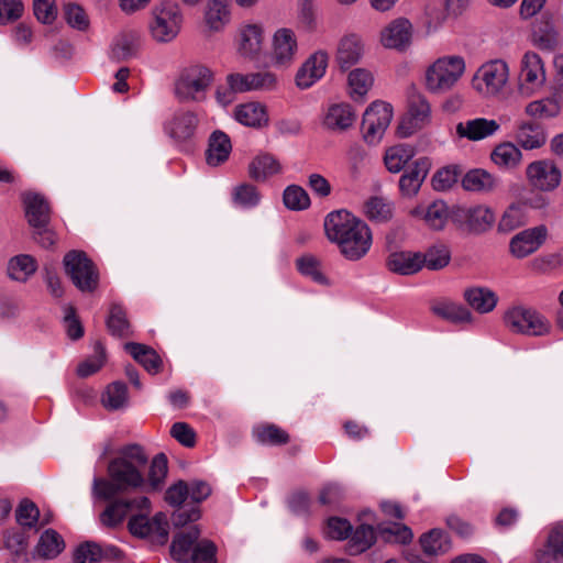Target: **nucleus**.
Returning a JSON list of instances; mask_svg holds the SVG:
<instances>
[{"label": "nucleus", "instance_id": "obj_14", "mask_svg": "<svg viewBox=\"0 0 563 563\" xmlns=\"http://www.w3.org/2000/svg\"><path fill=\"white\" fill-rule=\"evenodd\" d=\"M548 232V228L544 224H540L517 233L510 240V253L517 258L529 256L544 244Z\"/></svg>", "mask_w": 563, "mask_h": 563}, {"label": "nucleus", "instance_id": "obj_60", "mask_svg": "<svg viewBox=\"0 0 563 563\" xmlns=\"http://www.w3.org/2000/svg\"><path fill=\"white\" fill-rule=\"evenodd\" d=\"M297 269L305 276L319 284H327V278L320 268V262L312 255H303L296 261Z\"/></svg>", "mask_w": 563, "mask_h": 563}, {"label": "nucleus", "instance_id": "obj_9", "mask_svg": "<svg viewBox=\"0 0 563 563\" xmlns=\"http://www.w3.org/2000/svg\"><path fill=\"white\" fill-rule=\"evenodd\" d=\"M451 220L463 232L478 234L492 228L495 217L485 206H456L451 210Z\"/></svg>", "mask_w": 563, "mask_h": 563}, {"label": "nucleus", "instance_id": "obj_53", "mask_svg": "<svg viewBox=\"0 0 563 563\" xmlns=\"http://www.w3.org/2000/svg\"><path fill=\"white\" fill-rule=\"evenodd\" d=\"M106 362V349L101 342H96L93 355L85 360L77 367V374L80 377H88L97 373Z\"/></svg>", "mask_w": 563, "mask_h": 563}, {"label": "nucleus", "instance_id": "obj_10", "mask_svg": "<svg viewBox=\"0 0 563 563\" xmlns=\"http://www.w3.org/2000/svg\"><path fill=\"white\" fill-rule=\"evenodd\" d=\"M393 118V109L389 103L383 101L373 102L364 112L362 120L363 137L368 144H376L383 137Z\"/></svg>", "mask_w": 563, "mask_h": 563}, {"label": "nucleus", "instance_id": "obj_28", "mask_svg": "<svg viewBox=\"0 0 563 563\" xmlns=\"http://www.w3.org/2000/svg\"><path fill=\"white\" fill-rule=\"evenodd\" d=\"M124 350L150 374H157L162 371L163 361L153 347L142 343L128 342L124 344Z\"/></svg>", "mask_w": 563, "mask_h": 563}, {"label": "nucleus", "instance_id": "obj_12", "mask_svg": "<svg viewBox=\"0 0 563 563\" xmlns=\"http://www.w3.org/2000/svg\"><path fill=\"white\" fill-rule=\"evenodd\" d=\"M547 75L541 57L534 52H527L521 59L519 91L529 97L538 92L545 84Z\"/></svg>", "mask_w": 563, "mask_h": 563}, {"label": "nucleus", "instance_id": "obj_40", "mask_svg": "<svg viewBox=\"0 0 563 563\" xmlns=\"http://www.w3.org/2000/svg\"><path fill=\"white\" fill-rule=\"evenodd\" d=\"M279 162L269 154L257 155L249 164V176L255 180H265L279 172Z\"/></svg>", "mask_w": 563, "mask_h": 563}, {"label": "nucleus", "instance_id": "obj_58", "mask_svg": "<svg viewBox=\"0 0 563 563\" xmlns=\"http://www.w3.org/2000/svg\"><path fill=\"white\" fill-rule=\"evenodd\" d=\"M376 540V533L372 526L361 525L352 534V549L354 553H361L369 549Z\"/></svg>", "mask_w": 563, "mask_h": 563}, {"label": "nucleus", "instance_id": "obj_43", "mask_svg": "<svg viewBox=\"0 0 563 563\" xmlns=\"http://www.w3.org/2000/svg\"><path fill=\"white\" fill-rule=\"evenodd\" d=\"M413 156V147L409 145H396L386 151L384 162L390 173H399Z\"/></svg>", "mask_w": 563, "mask_h": 563}, {"label": "nucleus", "instance_id": "obj_21", "mask_svg": "<svg viewBox=\"0 0 563 563\" xmlns=\"http://www.w3.org/2000/svg\"><path fill=\"white\" fill-rule=\"evenodd\" d=\"M201 531L198 526H191L187 531H180L174 534L170 543V556L179 563H189L197 540Z\"/></svg>", "mask_w": 563, "mask_h": 563}, {"label": "nucleus", "instance_id": "obj_5", "mask_svg": "<svg viewBox=\"0 0 563 563\" xmlns=\"http://www.w3.org/2000/svg\"><path fill=\"white\" fill-rule=\"evenodd\" d=\"M139 510V514L132 515L129 519L130 533L140 539H148L153 544H166L169 534L166 514L159 511L150 518L151 506Z\"/></svg>", "mask_w": 563, "mask_h": 563}, {"label": "nucleus", "instance_id": "obj_55", "mask_svg": "<svg viewBox=\"0 0 563 563\" xmlns=\"http://www.w3.org/2000/svg\"><path fill=\"white\" fill-rule=\"evenodd\" d=\"M218 547L209 539H198L189 563H217Z\"/></svg>", "mask_w": 563, "mask_h": 563}, {"label": "nucleus", "instance_id": "obj_32", "mask_svg": "<svg viewBox=\"0 0 563 563\" xmlns=\"http://www.w3.org/2000/svg\"><path fill=\"white\" fill-rule=\"evenodd\" d=\"M538 563H563V526H556L549 534L547 544L537 551Z\"/></svg>", "mask_w": 563, "mask_h": 563}, {"label": "nucleus", "instance_id": "obj_31", "mask_svg": "<svg viewBox=\"0 0 563 563\" xmlns=\"http://www.w3.org/2000/svg\"><path fill=\"white\" fill-rule=\"evenodd\" d=\"M263 30L257 24H246L240 30L239 53L241 56L254 59L262 47Z\"/></svg>", "mask_w": 563, "mask_h": 563}, {"label": "nucleus", "instance_id": "obj_59", "mask_svg": "<svg viewBox=\"0 0 563 563\" xmlns=\"http://www.w3.org/2000/svg\"><path fill=\"white\" fill-rule=\"evenodd\" d=\"M450 251L443 245L430 247L424 254H421L423 266L432 271L445 267L450 262Z\"/></svg>", "mask_w": 563, "mask_h": 563}, {"label": "nucleus", "instance_id": "obj_22", "mask_svg": "<svg viewBox=\"0 0 563 563\" xmlns=\"http://www.w3.org/2000/svg\"><path fill=\"white\" fill-rule=\"evenodd\" d=\"M514 139L520 147L536 150L545 144L547 134L541 124L531 121H520L516 125Z\"/></svg>", "mask_w": 563, "mask_h": 563}, {"label": "nucleus", "instance_id": "obj_54", "mask_svg": "<svg viewBox=\"0 0 563 563\" xmlns=\"http://www.w3.org/2000/svg\"><path fill=\"white\" fill-rule=\"evenodd\" d=\"M378 532L388 542L407 544L411 542L413 533L409 527L402 523H390L378 526Z\"/></svg>", "mask_w": 563, "mask_h": 563}, {"label": "nucleus", "instance_id": "obj_38", "mask_svg": "<svg viewBox=\"0 0 563 563\" xmlns=\"http://www.w3.org/2000/svg\"><path fill=\"white\" fill-rule=\"evenodd\" d=\"M230 21V11L224 0H209L205 12V22L211 32L221 31Z\"/></svg>", "mask_w": 563, "mask_h": 563}, {"label": "nucleus", "instance_id": "obj_39", "mask_svg": "<svg viewBox=\"0 0 563 563\" xmlns=\"http://www.w3.org/2000/svg\"><path fill=\"white\" fill-rule=\"evenodd\" d=\"M37 269L36 260L27 254L12 257L8 263V276L16 282H26Z\"/></svg>", "mask_w": 563, "mask_h": 563}, {"label": "nucleus", "instance_id": "obj_50", "mask_svg": "<svg viewBox=\"0 0 563 563\" xmlns=\"http://www.w3.org/2000/svg\"><path fill=\"white\" fill-rule=\"evenodd\" d=\"M525 111L531 118L549 119L560 113V106L555 99L544 98L529 102Z\"/></svg>", "mask_w": 563, "mask_h": 563}, {"label": "nucleus", "instance_id": "obj_64", "mask_svg": "<svg viewBox=\"0 0 563 563\" xmlns=\"http://www.w3.org/2000/svg\"><path fill=\"white\" fill-rule=\"evenodd\" d=\"M99 544L92 541L81 543L74 553L75 563H98Z\"/></svg>", "mask_w": 563, "mask_h": 563}, {"label": "nucleus", "instance_id": "obj_15", "mask_svg": "<svg viewBox=\"0 0 563 563\" xmlns=\"http://www.w3.org/2000/svg\"><path fill=\"white\" fill-rule=\"evenodd\" d=\"M150 507V499L145 496L133 499H117L111 501L100 514V522L108 528H114L123 522L133 509Z\"/></svg>", "mask_w": 563, "mask_h": 563}, {"label": "nucleus", "instance_id": "obj_48", "mask_svg": "<svg viewBox=\"0 0 563 563\" xmlns=\"http://www.w3.org/2000/svg\"><path fill=\"white\" fill-rule=\"evenodd\" d=\"M65 548L62 536L53 529L46 530L40 538L37 552L45 559L56 558Z\"/></svg>", "mask_w": 563, "mask_h": 563}, {"label": "nucleus", "instance_id": "obj_47", "mask_svg": "<svg viewBox=\"0 0 563 563\" xmlns=\"http://www.w3.org/2000/svg\"><path fill=\"white\" fill-rule=\"evenodd\" d=\"M350 96L354 100L362 99L373 85L372 74L364 68H355L347 77Z\"/></svg>", "mask_w": 563, "mask_h": 563}, {"label": "nucleus", "instance_id": "obj_51", "mask_svg": "<svg viewBox=\"0 0 563 563\" xmlns=\"http://www.w3.org/2000/svg\"><path fill=\"white\" fill-rule=\"evenodd\" d=\"M310 197L300 186L290 185L284 189V206L294 211H302L310 207Z\"/></svg>", "mask_w": 563, "mask_h": 563}, {"label": "nucleus", "instance_id": "obj_34", "mask_svg": "<svg viewBox=\"0 0 563 563\" xmlns=\"http://www.w3.org/2000/svg\"><path fill=\"white\" fill-rule=\"evenodd\" d=\"M431 310L435 316L455 324L471 323L473 321L471 311L457 302L449 300L439 301L432 305Z\"/></svg>", "mask_w": 563, "mask_h": 563}, {"label": "nucleus", "instance_id": "obj_6", "mask_svg": "<svg viewBox=\"0 0 563 563\" xmlns=\"http://www.w3.org/2000/svg\"><path fill=\"white\" fill-rule=\"evenodd\" d=\"M183 20V12L177 2H161L153 9V21L150 24L153 38L158 43L173 41L180 32Z\"/></svg>", "mask_w": 563, "mask_h": 563}, {"label": "nucleus", "instance_id": "obj_7", "mask_svg": "<svg viewBox=\"0 0 563 563\" xmlns=\"http://www.w3.org/2000/svg\"><path fill=\"white\" fill-rule=\"evenodd\" d=\"M65 273L82 292H93L99 286V272L84 251H69L63 260Z\"/></svg>", "mask_w": 563, "mask_h": 563}, {"label": "nucleus", "instance_id": "obj_42", "mask_svg": "<svg viewBox=\"0 0 563 563\" xmlns=\"http://www.w3.org/2000/svg\"><path fill=\"white\" fill-rule=\"evenodd\" d=\"M107 328L112 335L118 338H128L132 335L126 312L121 305H111L109 317L107 319Z\"/></svg>", "mask_w": 563, "mask_h": 563}, {"label": "nucleus", "instance_id": "obj_46", "mask_svg": "<svg viewBox=\"0 0 563 563\" xmlns=\"http://www.w3.org/2000/svg\"><path fill=\"white\" fill-rule=\"evenodd\" d=\"M422 551L428 555L445 553L450 545L446 534L440 529H432L420 537Z\"/></svg>", "mask_w": 563, "mask_h": 563}, {"label": "nucleus", "instance_id": "obj_57", "mask_svg": "<svg viewBox=\"0 0 563 563\" xmlns=\"http://www.w3.org/2000/svg\"><path fill=\"white\" fill-rule=\"evenodd\" d=\"M167 457L164 453L154 456L150 466L148 481L153 490H159L167 475Z\"/></svg>", "mask_w": 563, "mask_h": 563}, {"label": "nucleus", "instance_id": "obj_33", "mask_svg": "<svg viewBox=\"0 0 563 563\" xmlns=\"http://www.w3.org/2000/svg\"><path fill=\"white\" fill-rule=\"evenodd\" d=\"M463 297L471 308L479 313H488L497 305V295L486 287H471L464 290Z\"/></svg>", "mask_w": 563, "mask_h": 563}, {"label": "nucleus", "instance_id": "obj_17", "mask_svg": "<svg viewBox=\"0 0 563 563\" xmlns=\"http://www.w3.org/2000/svg\"><path fill=\"white\" fill-rule=\"evenodd\" d=\"M430 168L431 162L428 157H420L408 165L399 179V190L401 195L407 198L416 196Z\"/></svg>", "mask_w": 563, "mask_h": 563}, {"label": "nucleus", "instance_id": "obj_41", "mask_svg": "<svg viewBox=\"0 0 563 563\" xmlns=\"http://www.w3.org/2000/svg\"><path fill=\"white\" fill-rule=\"evenodd\" d=\"M235 119L246 125L258 128L267 122L265 109L257 102H249L236 107Z\"/></svg>", "mask_w": 563, "mask_h": 563}, {"label": "nucleus", "instance_id": "obj_3", "mask_svg": "<svg viewBox=\"0 0 563 563\" xmlns=\"http://www.w3.org/2000/svg\"><path fill=\"white\" fill-rule=\"evenodd\" d=\"M214 80L213 71L201 64L185 67L175 81L174 92L180 102H202Z\"/></svg>", "mask_w": 563, "mask_h": 563}, {"label": "nucleus", "instance_id": "obj_29", "mask_svg": "<svg viewBox=\"0 0 563 563\" xmlns=\"http://www.w3.org/2000/svg\"><path fill=\"white\" fill-rule=\"evenodd\" d=\"M499 185L498 177L481 168L471 169L462 178V187L467 191L490 192Z\"/></svg>", "mask_w": 563, "mask_h": 563}, {"label": "nucleus", "instance_id": "obj_61", "mask_svg": "<svg viewBox=\"0 0 563 563\" xmlns=\"http://www.w3.org/2000/svg\"><path fill=\"white\" fill-rule=\"evenodd\" d=\"M66 22L78 31H86L89 27V19L85 10L75 3H67L64 7Z\"/></svg>", "mask_w": 563, "mask_h": 563}, {"label": "nucleus", "instance_id": "obj_20", "mask_svg": "<svg viewBox=\"0 0 563 563\" xmlns=\"http://www.w3.org/2000/svg\"><path fill=\"white\" fill-rule=\"evenodd\" d=\"M199 119L192 111H178L165 125L166 133L176 142L191 139L198 126Z\"/></svg>", "mask_w": 563, "mask_h": 563}, {"label": "nucleus", "instance_id": "obj_62", "mask_svg": "<svg viewBox=\"0 0 563 563\" xmlns=\"http://www.w3.org/2000/svg\"><path fill=\"white\" fill-rule=\"evenodd\" d=\"M233 201L244 208L254 207L260 201L257 189L250 184H242L233 190Z\"/></svg>", "mask_w": 563, "mask_h": 563}, {"label": "nucleus", "instance_id": "obj_19", "mask_svg": "<svg viewBox=\"0 0 563 563\" xmlns=\"http://www.w3.org/2000/svg\"><path fill=\"white\" fill-rule=\"evenodd\" d=\"M508 77V65L501 59H495L484 64L476 75V79L485 84V90L490 95L498 93L507 84Z\"/></svg>", "mask_w": 563, "mask_h": 563}, {"label": "nucleus", "instance_id": "obj_63", "mask_svg": "<svg viewBox=\"0 0 563 563\" xmlns=\"http://www.w3.org/2000/svg\"><path fill=\"white\" fill-rule=\"evenodd\" d=\"M38 508L37 506L29 500L23 499L18 509H16V521L24 527L32 528L37 522L38 519Z\"/></svg>", "mask_w": 563, "mask_h": 563}, {"label": "nucleus", "instance_id": "obj_26", "mask_svg": "<svg viewBox=\"0 0 563 563\" xmlns=\"http://www.w3.org/2000/svg\"><path fill=\"white\" fill-rule=\"evenodd\" d=\"M499 130V123L496 120L476 118L460 122L456 125V133L460 137L471 141H479L494 135Z\"/></svg>", "mask_w": 563, "mask_h": 563}, {"label": "nucleus", "instance_id": "obj_16", "mask_svg": "<svg viewBox=\"0 0 563 563\" xmlns=\"http://www.w3.org/2000/svg\"><path fill=\"white\" fill-rule=\"evenodd\" d=\"M412 25L409 20L398 18L386 25L380 32L384 47L405 52L411 44Z\"/></svg>", "mask_w": 563, "mask_h": 563}, {"label": "nucleus", "instance_id": "obj_23", "mask_svg": "<svg viewBox=\"0 0 563 563\" xmlns=\"http://www.w3.org/2000/svg\"><path fill=\"white\" fill-rule=\"evenodd\" d=\"M23 202L29 224L33 228L47 227L51 209L44 196L35 192H26L23 195Z\"/></svg>", "mask_w": 563, "mask_h": 563}, {"label": "nucleus", "instance_id": "obj_24", "mask_svg": "<svg viewBox=\"0 0 563 563\" xmlns=\"http://www.w3.org/2000/svg\"><path fill=\"white\" fill-rule=\"evenodd\" d=\"M227 82H231L232 86H235V89L240 93L271 88L276 85L277 78L271 73H254L246 75L234 73L227 76Z\"/></svg>", "mask_w": 563, "mask_h": 563}, {"label": "nucleus", "instance_id": "obj_56", "mask_svg": "<svg viewBox=\"0 0 563 563\" xmlns=\"http://www.w3.org/2000/svg\"><path fill=\"white\" fill-rule=\"evenodd\" d=\"M462 169L456 166H446L439 169L432 177V186L438 191H445L456 184Z\"/></svg>", "mask_w": 563, "mask_h": 563}, {"label": "nucleus", "instance_id": "obj_1", "mask_svg": "<svg viewBox=\"0 0 563 563\" xmlns=\"http://www.w3.org/2000/svg\"><path fill=\"white\" fill-rule=\"evenodd\" d=\"M148 462L143 446L129 444L119 450V456L108 465L109 479L95 478L92 494L96 498L110 500L120 493L130 492L144 485L142 470Z\"/></svg>", "mask_w": 563, "mask_h": 563}, {"label": "nucleus", "instance_id": "obj_18", "mask_svg": "<svg viewBox=\"0 0 563 563\" xmlns=\"http://www.w3.org/2000/svg\"><path fill=\"white\" fill-rule=\"evenodd\" d=\"M329 56L325 52L319 51L312 54L298 69L295 81L300 89L311 87L323 77L328 67Z\"/></svg>", "mask_w": 563, "mask_h": 563}, {"label": "nucleus", "instance_id": "obj_11", "mask_svg": "<svg viewBox=\"0 0 563 563\" xmlns=\"http://www.w3.org/2000/svg\"><path fill=\"white\" fill-rule=\"evenodd\" d=\"M431 109L428 100L420 92L412 90L408 96V110L398 125L402 137L410 136L430 122Z\"/></svg>", "mask_w": 563, "mask_h": 563}, {"label": "nucleus", "instance_id": "obj_27", "mask_svg": "<svg viewBox=\"0 0 563 563\" xmlns=\"http://www.w3.org/2000/svg\"><path fill=\"white\" fill-rule=\"evenodd\" d=\"M363 51L362 41L357 35L344 36L339 43L335 58L340 69L345 71L357 64L363 56Z\"/></svg>", "mask_w": 563, "mask_h": 563}, {"label": "nucleus", "instance_id": "obj_30", "mask_svg": "<svg viewBox=\"0 0 563 563\" xmlns=\"http://www.w3.org/2000/svg\"><path fill=\"white\" fill-rule=\"evenodd\" d=\"M388 269L400 275H412L423 267L421 253L395 252L386 262Z\"/></svg>", "mask_w": 563, "mask_h": 563}, {"label": "nucleus", "instance_id": "obj_2", "mask_svg": "<svg viewBox=\"0 0 563 563\" xmlns=\"http://www.w3.org/2000/svg\"><path fill=\"white\" fill-rule=\"evenodd\" d=\"M323 227L328 240L338 246L341 255L347 261L363 258L372 246L369 227L345 209L328 213Z\"/></svg>", "mask_w": 563, "mask_h": 563}, {"label": "nucleus", "instance_id": "obj_52", "mask_svg": "<svg viewBox=\"0 0 563 563\" xmlns=\"http://www.w3.org/2000/svg\"><path fill=\"white\" fill-rule=\"evenodd\" d=\"M449 216L451 217V212L449 213L448 206L442 200L433 201L423 212L424 221L434 230L443 229Z\"/></svg>", "mask_w": 563, "mask_h": 563}, {"label": "nucleus", "instance_id": "obj_37", "mask_svg": "<svg viewBox=\"0 0 563 563\" xmlns=\"http://www.w3.org/2000/svg\"><path fill=\"white\" fill-rule=\"evenodd\" d=\"M355 120V113L350 104H333L328 109L323 124L330 130H346Z\"/></svg>", "mask_w": 563, "mask_h": 563}, {"label": "nucleus", "instance_id": "obj_36", "mask_svg": "<svg viewBox=\"0 0 563 563\" xmlns=\"http://www.w3.org/2000/svg\"><path fill=\"white\" fill-rule=\"evenodd\" d=\"M490 158L500 169L511 170L520 165L522 153L516 144L504 142L493 150Z\"/></svg>", "mask_w": 563, "mask_h": 563}, {"label": "nucleus", "instance_id": "obj_35", "mask_svg": "<svg viewBox=\"0 0 563 563\" xmlns=\"http://www.w3.org/2000/svg\"><path fill=\"white\" fill-rule=\"evenodd\" d=\"M141 47V37L136 32L120 34L111 48V58L115 62H124L136 56Z\"/></svg>", "mask_w": 563, "mask_h": 563}, {"label": "nucleus", "instance_id": "obj_4", "mask_svg": "<svg viewBox=\"0 0 563 563\" xmlns=\"http://www.w3.org/2000/svg\"><path fill=\"white\" fill-rule=\"evenodd\" d=\"M465 70L464 58L457 55L443 56L430 65L426 71V86L433 93L450 90Z\"/></svg>", "mask_w": 563, "mask_h": 563}, {"label": "nucleus", "instance_id": "obj_13", "mask_svg": "<svg viewBox=\"0 0 563 563\" xmlns=\"http://www.w3.org/2000/svg\"><path fill=\"white\" fill-rule=\"evenodd\" d=\"M529 184L541 191H552L561 183V170L550 159H540L530 163L526 169Z\"/></svg>", "mask_w": 563, "mask_h": 563}, {"label": "nucleus", "instance_id": "obj_45", "mask_svg": "<svg viewBox=\"0 0 563 563\" xmlns=\"http://www.w3.org/2000/svg\"><path fill=\"white\" fill-rule=\"evenodd\" d=\"M364 213L375 222H386L393 217V205L385 198L374 196L364 203Z\"/></svg>", "mask_w": 563, "mask_h": 563}, {"label": "nucleus", "instance_id": "obj_49", "mask_svg": "<svg viewBox=\"0 0 563 563\" xmlns=\"http://www.w3.org/2000/svg\"><path fill=\"white\" fill-rule=\"evenodd\" d=\"M527 221L525 208L520 205H510L501 216L498 223V231L509 233L523 225Z\"/></svg>", "mask_w": 563, "mask_h": 563}, {"label": "nucleus", "instance_id": "obj_8", "mask_svg": "<svg viewBox=\"0 0 563 563\" xmlns=\"http://www.w3.org/2000/svg\"><path fill=\"white\" fill-rule=\"evenodd\" d=\"M506 327L514 333L540 336L549 332L547 319L537 310L525 307H514L504 316Z\"/></svg>", "mask_w": 563, "mask_h": 563}, {"label": "nucleus", "instance_id": "obj_25", "mask_svg": "<svg viewBox=\"0 0 563 563\" xmlns=\"http://www.w3.org/2000/svg\"><path fill=\"white\" fill-rule=\"evenodd\" d=\"M232 151L231 140L223 131H213L208 140L206 162L209 166L217 167L229 159Z\"/></svg>", "mask_w": 563, "mask_h": 563}, {"label": "nucleus", "instance_id": "obj_44", "mask_svg": "<svg viewBox=\"0 0 563 563\" xmlns=\"http://www.w3.org/2000/svg\"><path fill=\"white\" fill-rule=\"evenodd\" d=\"M128 386L122 382H113L108 385L102 395L101 402L108 410H119L128 405Z\"/></svg>", "mask_w": 563, "mask_h": 563}]
</instances>
